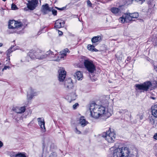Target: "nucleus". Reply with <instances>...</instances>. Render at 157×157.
<instances>
[{
    "mask_svg": "<svg viewBox=\"0 0 157 157\" xmlns=\"http://www.w3.org/2000/svg\"><path fill=\"white\" fill-rule=\"evenodd\" d=\"M83 62L85 67L89 72L92 73L95 71L96 67L92 60L87 59H84Z\"/></svg>",
    "mask_w": 157,
    "mask_h": 157,
    "instance_id": "20e7f679",
    "label": "nucleus"
},
{
    "mask_svg": "<svg viewBox=\"0 0 157 157\" xmlns=\"http://www.w3.org/2000/svg\"><path fill=\"white\" fill-rule=\"evenodd\" d=\"M115 59L118 61H121L122 59V55L121 52H117L115 55Z\"/></svg>",
    "mask_w": 157,
    "mask_h": 157,
    "instance_id": "bb28decb",
    "label": "nucleus"
},
{
    "mask_svg": "<svg viewBox=\"0 0 157 157\" xmlns=\"http://www.w3.org/2000/svg\"><path fill=\"white\" fill-rule=\"evenodd\" d=\"M78 117V118H84V117L83 116H81L80 114L79 113H78L77 114Z\"/></svg>",
    "mask_w": 157,
    "mask_h": 157,
    "instance_id": "49530a36",
    "label": "nucleus"
},
{
    "mask_svg": "<svg viewBox=\"0 0 157 157\" xmlns=\"http://www.w3.org/2000/svg\"><path fill=\"white\" fill-rule=\"evenodd\" d=\"M26 109V106H24L21 107H15L13 108V111L17 113H24Z\"/></svg>",
    "mask_w": 157,
    "mask_h": 157,
    "instance_id": "4468645a",
    "label": "nucleus"
},
{
    "mask_svg": "<svg viewBox=\"0 0 157 157\" xmlns=\"http://www.w3.org/2000/svg\"><path fill=\"white\" fill-rule=\"evenodd\" d=\"M116 134L113 132H112L110 129L109 128L108 131L104 132L102 135V137L109 143H113L114 142Z\"/></svg>",
    "mask_w": 157,
    "mask_h": 157,
    "instance_id": "39448f33",
    "label": "nucleus"
},
{
    "mask_svg": "<svg viewBox=\"0 0 157 157\" xmlns=\"http://www.w3.org/2000/svg\"><path fill=\"white\" fill-rule=\"evenodd\" d=\"M131 17L132 19L133 18H136L139 17V14L137 13H130Z\"/></svg>",
    "mask_w": 157,
    "mask_h": 157,
    "instance_id": "cd10ccee",
    "label": "nucleus"
},
{
    "mask_svg": "<svg viewBox=\"0 0 157 157\" xmlns=\"http://www.w3.org/2000/svg\"><path fill=\"white\" fill-rule=\"evenodd\" d=\"M88 48L89 50L93 51L94 49L95 48L94 46L93 45L89 44L88 45Z\"/></svg>",
    "mask_w": 157,
    "mask_h": 157,
    "instance_id": "473e14b6",
    "label": "nucleus"
},
{
    "mask_svg": "<svg viewBox=\"0 0 157 157\" xmlns=\"http://www.w3.org/2000/svg\"><path fill=\"white\" fill-rule=\"evenodd\" d=\"M23 25L21 22H18L14 20H10L8 22V28L13 30V32L11 33H16L17 34H20L21 32L17 31V30L21 29Z\"/></svg>",
    "mask_w": 157,
    "mask_h": 157,
    "instance_id": "7ed1b4c3",
    "label": "nucleus"
},
{
    "mask_svg": "<svg viewBox=\"0 0 157 157\" xmlns=\"http://www.w3.org/2000/svg\"><path fill=\"white\" fill-rule=\"evenodd\" d=\"M59 73V79L60 81H63L65 79L66 75V71L63 69H59L58 71Z\"/></svg>",
    "mask_w": 157,
    "mask_h": 157,
    "instance_id": "9b49d317",
    "label": "nucleus"
},
{
    "mask_svg": "<svg viewBox=\"0 0 157 157\" xmlns=\"http://www.w3.org/2000/svg\"><path fill=\"white\" fill-rule=\"evenodd\" d=\"M65 87L67 88V90L73 89V84L72 80L70 78L66 79L64 82Z\"/></svg>",
    "mask_w": 157,
    "mask_h": 157,
    "instance_id": "1a4fd4ad",
    "label": "nucleus"
},
{
    "mask_svg": "<svg viewBox=\"0 0 157 157\" xmlns=\"http://www.w3.org/2000/svg\"><path fill=\"white\" fill-rule=\"evenodd\" d=\"M3 44L0 43V47H1L3 46Z\"/></svg>",
    "mask_w": 157,
    "mask_h": 157,
    "instance_id": "5fc2aeb1",
    "label": "nucleus"
},
{
    "mask_svg": "<svg viewBox=\"0 0 157 157\" xmlns=\"http://www.w3.org/2000/svg\"><path fill=\"white\" fill-rule=\"evenodd\" d=\"M153 92L155 93V94H156V97H157V94H156V93L155 92Z\"/></svg>",
    "mask_w": 157,
    "mask_h": 157,
    "instance_id": "6e6d98bb",
    "label": "nucleus"
},
{
    "mask_svg": "<svg viewBox=\"0 0 157 157\" xmlns=\"http://www.w3.org/2000/svg\"><path fill=\"white\" fill-rule=\"evenodd\" d=\"M122 6H120L118 7H112L110 9V11L114 14L116 15L119 14L122 12Z\"/></svg>",
    "mask_w": 157,
    "mask_h": 157,
    "instance_id": "dca6fc26",
    "label": "nucleus"
},
{
    "mask_svg": "<svg viewBox=\"0 0 157 157\" xmlns=\"http://www.w3.org/2000/svg\"><path fill=\"white\" fill-rule=\"evenodd\" d=\"M152 115L155 118H157V105H155L151 108Z\"/></svg>",
    "mask_w": 157,
    "mask_h": 157,
    "instance_id": "b1692460",
    "label": "nucleus"
},
{
    "mask_svg": "<svg viewBox=\"0 0 157 157\" xmlns=\"http://www.w3.org/2000/svg\"><path fill=\"white\" fill-rule=\"evenodd\" d=\"M79 104L78 103H76L73 106V108L74 109H77V107H78Z\"/></svg>",
    "mask_w": 157,
    "mask_h": 157,
    "instance_id": "f704fd0d",
    "label": "nucleus"
},
{
    "mask_svg": "<svg viewBox=\"0 0 157 157\" xmlns=\"http://www.w3.org/2000/svg\"><path fill=\"white\" fill-rule=\"evenodd\" d=\"M59 35H62L63 34V32L60 31H59Z\"/></svg>",
    "mask_w": 157,
    "mask_h": 157,
    "instance_id": "603ef678",
    "label": "nucleus"
},
{
    "mask_svg": "<svg viewBox=\"0 0 157 157\" xmlns=\"http://www.w3.org/2000/svg\"><path fill=\"white\" fill-rule=\"evenodd\" d=\"M11 8L13 10H15L16 9H17L16 6L13 4L11 5Z\"/></svg>",
    "mask_w": 157,
    "mask_h": 157,
    "instance_id": "4c0bfd02",
    "label": "nucleus"
},
{
    "mask_svg": "<svg viewBox=\"0 0 157 157\" xmlns=\"http://www.w3.org/2000/svg\"><path fill=\"white\" fill-rule=\"evenodd\" d=\"M72 91L73 92L69 94L65 97V98L70 103H71L73 101L76 100L77 97V95L75 92V90H73Z\"/></svg>",
    "mask_w": 157,
    "mask_h": 157,
    "instance_id": "6e6552de",
    "label": "nucleus"
},
{
    "mask_svg": "<svg viewBox=\"0 0 157 157\" xmlns=\"http://www.w3.org/2000/svg\"><path fill=\"white\" fill-rule=\"evenodd\" d=\"M137 152H131L127 147L116 148L113 151V157H137Z\"/></svg>",
    "mask_w": 157,
    "mask_h": 157,
    "instance_id": "f03ea898",
    "label": "nucleus"
},
{
    "mask_svg": "<svg viewBox=\"0 0 157 157\" xmlns=\"http://www.w3.org/2000/svg\"><path fill=\"white\" fill-rule=\"evenodd\" d=\"M89 109L90 116L92 118H99L100 117H109L111 115L108 112L105 113V108L99 106L95 103L90 104Z\"/></svg>",
    "mask_w": 157,
    "mask_h": 157,
    "instance_id": "f257e3e1",
    "label": "nucleus"
},
{
    "mask_svg": "<svg viewBox=\"0 0 157 157\" xmlns=\"http://www.w3.org/2000/svg\"><path fill=\"white\" fill-rule=\"evenodd\" d=\"M42 11L44 13L46 14L48 12L51 11L50 8L49 7L48 5L46 4L42 6Z\"/></svg>",
    "mask_w": 157,
    "mask_h": 157,
    "instance_id": "aec40b11",
    "label": "nucleus"
},
{
    "mask_svg": "<svg viewBox=\"0 0 157 157\" xmlns=\"http://www.w3.org/2000/svg\"><path fill=\"white\" fill-rule=\"evenodd\" d=\"M49 157H57V155L56 153L55 152H52L50 154Z\"/></svg>",
    "mask_w": 157,
    "mask_h": 157,
    "instance_id": "72a5a7b5",
    "label": "nucleus"
},
{
    "mask_svg": "<svg viewBox=\"0 0 157 157\" xmlns=\"http://www.w3.org/2000/svg\"><path fill=\"white\" fill-rule=\"evenodd\" d=\"M48 56V57L51 56V57H54L55 55H57V52H56V53H54L53 52L51 51L50 50L49 51L47 52Z\"/></svg>",
    "mask_w": 157,
    "mask_h": 157,
    "instance_id": "c85d7f7f",
    "label": "nucleus"
},
{
    "mask_svg": "<svg viewBox=\"0 0 157 157\" xmlns=\"http://www.w3.org/2000/svg\"><path fill=\"white\" fill-rule=\"evenodd\" d=\"M65 22L63 20L58 19L56 20L55 23V27L59 29L64 27Z\"/></svg>",
    "mask_w": 157,
    "mask_h": 157,
    "instance_id": "2eb2a0df",
    "label": "nucleus"
},
{
    "mask_svg": "<svg viewBox=\"0 0 157 157\" xmlns=\"http://www.w3.org/2000/svg\"><path fill=\"white\" fill-rule=\"evenodd\" d=\"M154 69L157 72V65L156 66H154Z\"/></svg>",
    "mask_w": 157,
    "mask_h": 157,
    "instance_id": "8fccbe9b",
    "label": "nucleus"
},
{
    "mask_svg": "<svg viewBox=\"0 0 157 157\" xmlns=\"http://www.w3.org/2000/svg\"><path fill=\"white\" fill-rule=\"evenodd\" d=\"M75 77L78 80H82L83 78L82 74L81 71H77L76 73V75Z\"/></svg>",
    "mask_w": 157,
    "mask_h": 157,
    "instance_id": "a878e982",
    "label": "nucleus"
},
{
    "mask_svg": "<svg viewBox=\"0 0 157 157\" xmlns=\"http://www.w3.org/2000/svg\"><path fill=\"white\" fill-rule=\"evenodd\" d=\"M102 37L98 35L95 36L91 39V41L93 44H96L98 42H100L102 40Z\"/></svg>",
    "mask_w": 157,
    "mask_h": 157,
    "instance_id": "6ab92c4d",
    "label": "nucleus"
},
{
    "mask_svg": "<svg viewBox=\"0 0 157 157\" xmlns=\"http://www.w3.org/2000/svg\"><path fill=\"white\" fill-rule=\"evenodd\" d=\"M87 5L90 6V7H91L92 6V4L90 2V1L89 0H88L87 1Z\"/></svg>",
    "mask_w": 157,
    "mask_h": 157,
    "instance_id": "a19ab883",
    "label": "nucleus"
},
{
    "mask_svg": "<svg viewBox=\"0 0 157 157\" xmlns=\"http://www.w3.org/2000/svg\"><path fill=\"white\" fill-rule=\"evenodd\" d=\"M135 86L136 91H140L141 92L147 90V81L140 84H136Z\"/></svg>",
    "mask_w": 157,
    "mask_h": 157,
    "instance_id": "423d86ee",
    "label": "nucleus"
},
{
    "mask_svg": "<svg viewBox=\"0 0 157 157\" xmlns=\"http://www.w3.org/2000/svg\"><path fill=\"white\" fill-rule=\"evenodd\" d=\"M36 55V59L39 60H42L47 58L48 56V54H45L41 50H37V53Z\"/></svg>",
    "mask_w": 157,
    "mask_h": 157,
    "instance_id": "9d476101",
    "label": "nucleus"
},
{
    "mask_svg": "<svg viewBox=\"0 0 157 157\" xmlns=\"http://www.w3.org/2000/svg\"><path fill=\"white\" fill-rule=\"evenodd\" d=\"M101 2L103 3H105V2H103V1H102V2Z\"/></svg>",
    "mask_w": 157,
    "mask_h": 157,
    "instance_id": "4d7b16f0",
    "label": "nucleus"
},
{
    "mask_svg": "<svg viewBox=\"0 0 157 157\" xmlns=\"http://www.w3.org/2000/svg\"><path fill=\"white\" fill-rule=\"evenodd\" d=\"M2 0V1H4V2H5V1H6V0Z\"/></svg>",
    "mask_w": 157,
    "mask_h": 157,
    "instance_id": "bf43d9fd",
    "label": "nucleus"
},
{
    "mask_svg": "<svg viewBox=\"0 0 157 157\" xmlns=\"http://www.w3.org/2000/svg\"><path fill=\"white\" fill-rule=\"evenodd\" d=\"M28 3L27 4V7L29 10H32L35 9L37 6L38 0L28 1Z\"/></svg>",
    "mask_w": 157,
    "mask_h": 157,
    "instance_id": "0eeeda50",
    "label": "nucleus"
},
{
    "mask_svg": "<svg viewBox=\"0 0 157 157\" xmlns=\"http://www.w3.org/2000/svg\"><path fill=\"white\" fill-rule=\"evenodd\" d=\"M157 88V81L151 80L148 81V89L152 90Z\"/></svg>",
    "mask_w": 157,
    "mask_h": 157,
    "instance_id": "f8f14e48",
    "label": "nucleus"
},
{
    "mask_svg": "<svg viewBox=\"0 0 157 157\" xmlns=\"http://www.w3.org/2000/svg\"><path fill=\"white\" fill-rule=\"evenodd\" d=\"M14 46H12L9 49L6 51V55L7 57V59L10 60V54L13 51L15 50L16 49L14 48L13 49V48L14 47Z\"/></svg>",
    "mask_w": 157,
    "mask_h": 157,
    "instance_id": "412c9836",
    "label": "nucleus"
},
{
    "mask_svg": "<svg viewBox=\"0 0 157 157\" xmlns=\"http://www.w3.org/2000/svg\"><path fill=\"white\" fill-rule=\"evenodd\" d=\"M37 95L36 93H34L31 88L30 89V91L28 92L27 98L28 100H30L32 99L34 96Z\"/></svg>",
    "mask_w": 157,
    "mask_h": 157,
    "instance_id": "a211bd4d",
    "label": "nucleus"
},
{
    "mask_svg": "<svg viewBox=\"0 0 157 157\" xmlns=\"http://www.w3.org/2000/svg\"><path fill=\"white\" fill-rule=\"evenodd\" d=\"M13 155H16V154H15L14 152H11L10 153V156L11 157H15V155H13Z\"/></svg>",
    "mask_w": 157,
    "mask_h": 157,
    "instance_id": "37998d69",
    "label": "nucleus"
},
{
    "mask_svg": "<svg viewBox=\"0 0 157 157\" xmlns=\"http://www.w3.org/2000/svg\"><path fill=\"white\" fill-rule=\"evenodd\" d=\"M15 120L16 121H18L19 120H17V118H15Z\"/></svg>",
    "mask_w": 157,
    "mask_h": 157,
    "instance_id": "13d9d810",
    "label": "nucleus"
},
{
    "mask_svg": "<svg viewBox=\"0 0 157 157\" xmlns=\"http://www.w3.org/2000/svg\"><path fill=\"white\" fill-rule=\"evenodd\" d=\"M78 20L79 21H80V19H79V18H78Z\"/></svg>",
    "mask_w": 157,
    "mask_h": 157,
    "instance_id": "052dcab7",
    "label": "nucleus"
},
{
    "mask_svg": "<svg viewBox=\"0 0 157 157\" xmlns=\"http://www.w3.org/2000/svg\"><path fill=\"white\" fill-rule=\"evenodd\" d=\"M88 132L87 130H85L83 132L84 134H86Z\"/></svg>",
    "mask_w": 157,
    "mask_h": 157,
    "instance_id": "3c124183",
    "label": "nucleus"
},
{
    "mask_svg": "<svg viewBox=\"0 0 157 157\" xmlns=\"http://www.w3.org/2000/svg\"><path fill=\"white\" fill-rule=\"evenodd\" d=\"M119 20L120 22L122 23H124L126 22L125 20L124 19V15L121 17H120L119 19Z\"/></svg>",
    "mask_w": 157,
    "mask_h": 157,
    "instance_id": "2f4dec72",
    "label": "nucleus"
},
{
    "mask_svg": "<svg viewBox=\"0 0 157 157\" xmlns=\"http://www.w3.org/2000/svg\"><path fill=\"white\" fill-rule=\"evenodd\" d=\"M69 49L68 48H66L64 49L62 52H60V56L61 58H63L64 57L66 56L67 55V52H69Z\"/></svg>",
    "mask_w": 157,
    "mask_h": 157,
    "instance_id": "5701e85b",
    "label": "nucleus"
},
{
    "mask_svg": "<svg viewBox=\"0 0 157 157\" xmlns=\"http://www.w3.org/2000/svg\"><path fill=\"white\" fill-rule=\"evenodd\" d=\"M37 53V50L35 51V50H31L28 53V55L30 58L32 59H36V55Z\"/></svg>",
    "mask_w": 157,
    "mask_h": 157,
    "instance_id": "f3484780",
    "label": "nucleus"
},
{
    "mask_svg": "<svg viewBox=\"0 0 157 157\" xmlns=\"http://www.w3.org/2000/svg\"><path fill=\"white\" fill-rule=\"evenodd\" d=\"M79 121V123L82 127H84L88 123V122L84 118L82 119L80 118Z\"/></svg>",
    "mask_w": 157,
    "mask_h": 157,
    "instance_id": "393cba45",
    "label": "nucleus"
},
{
    "mask_svg": "<svg viewBox=\"0 0 157 157\" xmlns=\"http://www.w3.org/2000/svg\"><path fill=\"white\" fill-rule=\"evenodd\" d=\"M55 8H56L58 10H65L66 9V7H63L62 8H60L56 7Z\"/></svg>",
    "mask_w": 157,
    "mask_h": 157,
    "instance_id": "e433bc0d",
    "label": "nucleus"
},
{
    "mask_svg": "<svg viewBox=\"0 0 157 157\" xmlns=\"http://www.w3.org/2000/svg\"><path fill=\"white\" fill-rule=\"evenodd\" d=\"M153 138L155 140H157V133H155L154 136Z\"/></svg>",
    "mask_w": 157,
    "mask_h": 157,
    "instance_id": "c03bdc74",
    "label": "nucleus"
},
{
    "mask_svg": "<svg viewBox=\"0 0 157 157\" xmlns=\"http://www.w3.org/2000/svg\"><path fill=\"white\" fill-rule=\"evenodd\" d=\"M157 98L156 95H152L150 97V98L151 99H153V100H155Z\"/></svg>",
    "mask_w": 157,
    "mask_h": 157,
    "instance_id": "79ce46f5",
    "label": "nucleus"
},
{
    "mask_svg": "<svg viewBox=\"0 0 157 157\" xmlns=\"http://www.w3.org/2000/svg\"><path fill=\"white\" fill-rule=\"evenodd\" d=\"M148 4L149 5V9H151L153 7L155 6L154 1V0H152L151 2H150V1H149Z\"/></svg>",
    "mask_w": 157,
    "mask_h": 157,
    "instance_id": "7c9ffc66",
    "label": "nucleus"
},
{
    "mask_svg": "<svg viewBox=\"0 0 157 157\" xmlns=\"http://www.w3.org/2000/svg\"><path fill=\"white\" fill-rule=\"evenodd\" d=\"M75 132L78 134H81V132L79 130H78L77 128L76 127L75 128Z\"/></svg>",
    "mask_w": 157,
    "mask_h": 157,
    "instance_id": "ea45409f",
    "label": "nucleus"
},
{
    "mask_svg": "<svg viewBox=\"0 0 157 157\" xmlns=\"http://www.w3.org/2000/svg\"><path fill=\"white\" fill-rule=\"evenodd\" d=\"M15 155V157H26L24 154L21 153L16 154V155Z\"/></svg>",
    "mask_w": 157,
    "mask_h": 157,
    "instance_id": "c756f323",
    "label": "nucleus"
},
{
    "mask_svg": "<svg viewBox=\"0 0 157 157\" xmlns=\"http://www.w3.org/2000/svg\"><path fill=\"white\" fill-rule=\"evenodd\" d=\"M131 59V57L128 56L126 60L127 61L130 62Z\"/></svg>",
    "mask_w": 157,
    "mask_h": 157,
    "instance_id": "a18cd8bd",
    "label": "nucleus"
},
{
    "mask_svg": "<svg viewBox=\"0 0 157 157\" xmlns=\"http://www.w3.org/2000/svg\"><path fill=\"white\" fill-rule=\"evenodd\" d=\"M52 14L54 15V16H56V15H57V11L55 10V9H53L52 10Z\"/></svg>",
    "mask_w": 157,
    "mask_h": 157,
    "instance_id": "58836bf2",
    "label": "nucleus"
},
{
    "mask_svg": "<svg viewBox=\"0 0 157 157\" xmlns=\"http://www.w3.org/2000/svg\"><path fill=\"white\" fill-rule=\"evenodd\" d=\"M133 1L139 2V3L140 4H142L144 2H145V0H132Z\"/></svg>",
    "mask_w": 157,
    "mask_h": 157,
    "instance_id": "c9c22d12",
    "label": "nucleus"
},
{
    "mask_svg": "<svg viewBox=\"0 0 157 157\" xmlns=\"http://www.w3.org/2000/svg\"><path fill=\"white\" fill-rule=\"evenodd\" d=\"M124 19L126 21V22L128 23L131 21H134L132 19L130 13H125L124 14Z\"/></svg>",
    "mask_w": 157,
    "mask_h": 157,
    "instance_id": "4be33fe9",
    "label": "nucleus"
},
{
    "mask_svg": "<svg viewBox=\"0 0 157 157\" xmlns=\"http://www.w3.org/2000/svg\"><path fill=\"white\" fill-rule=\"evenodd\" d=\"M38 121L39 125L40 126L41 131L42 132L46 131V128L45 126V121L44 119L42 118H38Z\"/></svg>",
    "mask_w": 157,
    "mask_h": 157,
    "instance_id": "ddd939ff",
    "label": "nucleus"
},
{
    "mask_svg": "<svg viewBox=\"0 0 157 157\" xmlns=\"http://www.w3.org/2000/svg\"><path fill=\"white\" fill-rule=\"evenodd\" d=\"M98 51V50L97 49H96V48H94V50H93V51L97 52V51Z\"/></svg>",
    "mask_w": 157,
    "mask_h": 157,
    "instance_id": "864d4df0",
    "label": "nucleus"
},
{
    "mask_svg": "<svg viewBox=\"0 0 157 157\" xmlns=\"http://www.w3.org/2000/svg\"><path fill=\"white\" fill-rule=\"evenodd\" d=\"M10 68L9 66H5L3 68V70H6L7 68Z\"/></svg>",
    "mask_w": 157,
    "mask_h": 157,
    "instance_id": "de8ad7c7",
    "label": "nucleus"
},
{
    "mask_svg": "<svg viewBox=\"0 0 157 157\" xmlns=\"http://www.w3.org/2000/svg\"><path fill=\"white\" fill-rule=\"evenodd\" d=\"M3 145V143L1 141H0V148L2 147Z\"/></svg>",
    "mask_w": 157,
    "mask_h": 157,
    "instance_id": "09e8293b",
    "label": "nucleus"
}]
</instances>
